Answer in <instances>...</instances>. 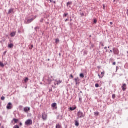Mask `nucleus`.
Here are the masks:
<instances>
[{
	"instance_id": "nucleus-1",
	"label": "nucleus",
	"mask_w": 128,
	"mask_h": 128,
	"mask_svg": "<svg viewBox=\"0 0 128 128\" xmlns=\"http://www.w3.org/2000/svg\"><path fill=\"white\" fill-rule=\"evenodd\" d=\"M113 52L114 54H116V56H118V54H120V50L118 48H113Z\"/></svg>"
},
{
	"instance_id": "nucleus-2",
	"label": "nucleus",
	"mask_w": 128,
	"mask_h": 128,
	"mask_svg": "<svg viewBox=\"0 0 128 128\" xmlns=\"http://www.w3.org/2000/svg\"><path fill=\"white\" fill-rule=\"evenodd\" d=\"M13 108V106L12 103L9 102L7 106H6V109L8 110H11Z\"/></svg>"
},
{
	"instance_id": "nucleus-3",
	"label": "nucleus",
	"mask_w": 128,
	"mask_h": 128,
	"mask_svg": "<svg viewBox=\"0 0 128 128\" xmlns=\"http://www.w3.org/2000/svg\"><path fill=\"white\" fill-rule=\"evenodd\" d=\"M77 116H78V118H84L85 116V115L81 111H79L78 113H77Z\"/></svg>"
},
{
	"instance_id": "nucleus-4",
	"label": "nucleus",
	"mask_w": 128,
	"mask_h": 128,
	"mask_svg": "<svg viewBox=\"0 0 128 128\" xmlns=\"http://www.w3.org/2000/svg\"><path fill=\"white\" fill-rule=\"evenodd\" d=\"M26 125L28 126H31L32 124V120H28L26 121L25 122Z\"/></svg>"
},
{
	"instance_id": "nucleus-5",
	"label": "nucleus",
	"mask_w": 128,
	"mask_h": 128,
	"mask_svg": "<svg viewBox=\"0 0 128 128\" xmlns=\"http://www.w3.org/2000/svg\"><path fill=\"white\" fill-rule=\"evenodd\" d=\"M42 119L44 120H46V119H48V114H46V112H44L42 115Z\"/></svg>"
},
{
	"instance_id": "nucleus-6",
	"label": "nucleus",
	"mask_w": 128,
	"mask_h": 128,
	"mask_svg": "<svg viewBox=\"0 0 128 128\" xmlns=\"http://www.w3.org/2000/svg\"><path fill=\"white\" fill-rule=\"evenodd\" d=\"M62 82V81L59 80L58 81L56 80L54 82V85L56 86L61 84Z\"/></svg>"
},
{
	"instance_id": "nucleus-7",
	"label": "nucleus",
	"mask_w": 128,
	"mask_h": 128,
	"mask_svg": "<svg viewBox=\"0 0 128 128\" xmlns=\"http://www.w3.org/2000/svg\"><path fill=\"white\" fill-rule=\"evenodd\" d=\"M18 121H19L18 120L14 118L13 119V120H12V124H15L18 123Z\"/></svg>"
},
{
	"instance_id": "nucleus-8",
	"label": "nucleus",
	"mask_w": 128,
	"mask_h": 128,
	"mask_svg": "<svg viewBox=\"0 0 128 128\" xmlns=\"http://www.w3.org/2000/svg\"><path fill=\"white\" fill-rule=\"evenodd\" d=\"M122 89L124 91H126L127 89V86L126 84H124L122 86Z\"/></svg>"
},
{
	"instance_id": "nucleus-9",
	"label": "nucleus",
	"mask_w": 128,
	"mask_h": 128,
	"mask_svg": "<svg viewBox=\"0 0 128 128\" xmlns=\"http://www.w3.org/2000/svg\"><path fill=\"white\" fill-rule=\"evenodd\" d=\"M30 108L28 107H26L24 108V112H30Z\"/></svg>"
},
{
	"instance_id": "nucleus-10",
	"label": "nucleus",
	"mask_w": 128,
	"mask_h": 128,
	"mask_svg": "<svg viewBox=\"0 0 128 128\" xmlns=\"http://www.w3.org/2000/svg\"><path fill=\"white\" fill-rule=\"evenodd\" d=\"M75 80V82H76V84L78 85V84H80V80L78 78H75V80Z\"/></svg>"
},
{
	"instance_id": "nucleus-11",
	"label": "nucleus",
	"mask_w": 128,
	"mask_h": 128,
	"mask_svg": "<svg viewBox=\"0 0 128 128\" xmlns=\"http://www.w3.org/2000/svg\"><path fill=\"white\" fill-rule=\"evenodd\" d=\"M104 74H105L104 72H102V76H101L98 74V76H99L100 78H103L104 76Z\"/></svg>"
},
{
	"instance_id": "nucleus-12",
	"label": "nucleus",
	"mask_w": 128,
	"mask_h": 128,
	"mask_svg": "<svg viewBox=\"0 0 128 128\" xmlns=\"http://www.w3.org/2000/svg\"><path fill=\"white\" fill-rule=\"evenodd\" d=\"M14 47V44H8V48H12Z\"/></svg>"
},
{
	"instance_id": "nucleus-13",
	"label": "nucleus",
	"mask_w": 128,
	"mask_h": 128,
	"mask_svg": "<svg viewBox=\"0 0 128 128\" xmlns=\"http://www.w3.org/2000/svg\"><path fill=\"white\" fill-rule=\"evenodd\" d=\"M52 106L53 108H56V109H57V104L56 103H54L52 104Z\"/></svg>"
},
{
	"instance_id": "nucleus-14",
	"label": "nucleus",
	"mask_w": 128,
	"mask_h": 128,
	"mask_svg": "<svg viewBox=\"0 0 128 128\" xmlns=\"http://www.w3.org/2000/svg\"><path fill=\"white\" fill-rule=\"evenodd\" d=\"M12 13L14 14V9H10L8 10V14H10Z\"/></svg>"
},
{
	"instance_id": "nucleus-15",
	"label": "nucleus",
	"mask_w": 128,
	"mask_h": 128,
	"mask_svg": "<svg viewBox=\"0 0 128 128\" xmlns=\"http://www.w3.org/2000/svg\"><path fill=\"white\" fill-rule=\"evenodd\" d=\"M16 34V32H12L10 34V36H11V37L13 38V37L15 36Z\"/></svg>"
},
{
	"instance_id": "nucleus-16",
	"label": "nucleus",
	"mask_w": 128,
	"mask_h": 128,
	"mask_svg": "<svg viewBox=\"0 0 128 128\" xmlns=\"http://www.w3.org/2000/svg\"><path fill=\"white\" fill-rule=\"evenodd\" d=\"M76 110V106H75V107H74V108H70V111H74V110Z\"/></svg>"
},
{
	"instance_id": "nucleus-17",
	"label": "nucleus",
	"mask_w": 128,
	"mask_h": 128,
	"mask_svg": "<svg viewBox=\"0 0 128 128\" xmlns=\"http://www.w3.org/2000/svg\"><path fill=\"white\" fill-rule=\"evenodd\" d=\"M34 20V18H32V19H31V20H28V24H30V23H31Z\"/></svg>"
},
{
	"instance_id": "nucleus-18",
	"label": "nucleus",
	"mask_w": 128,
	"mask_h": 128,
	"mask_svg": "<svg viewBox=\"0 0 128 128\" xmlns=\"http://www.w3.org/2000/svg\"><path fill=\"white\" fill-rule=\"evenodd\" d=\"M56 128H62V126L60 124H57L56 126Z\"/></svg>"
},
{
	"instance_id": "nucleus-19",
	"label": "nucleus",
	"mask_w": 128,
	"mask_h": 128,
	"mask_svg": "<svg viewBox=\"0 0 128 128\" xmlns=\"http://www.w3.org/2000/svg\"><path fill=\"white\" fill-rule=\"evenodd\" d=\"M60 42V39L56 38V44H58Z\"/></svg>"
},
{
	"instance_id": "nucleus-20",
	"label": "nucleus",
	"mask_w": 128,
	"mask_h": 128,
	"mask_svg": "<svg viewBox=\"0 0 128 128\" xmlns=\"http://www.w3.org/2000/svg\"><path fill=\"white\" fill-rule=\"evenodd\" d=\"M0 66L2 68H4V64L2 62H0Z\"/></svg>"
},
{
	"instance_id": "nucleus-21",
	"label": "nucleus",
	"mask_w": 128,
	"mask_h": 128,
	"mask_svg": "<svg viewBox=\"0 0 128 128\" xmlns=\"http://www.w3.org/2000/svg\"><path fill=\"white\" fill-rule=\"evenodd\" d=\"M75 125H76V126H78L80 125L79 122L77 121L75 122Z\"/></svg>"
},
{
	"instance_id": "nucleus-22",
	"label": "nucleus",
	"mask_w": 128,
	"mask_h": 128,
	"mask_svg": "<svg viewBox=\"0 0 128 128\" xmlns=\"http://www.w3.org/2000/svg\"><path fill=\"white\" fill-rule=\"evenodd\" d=\"M80 78H84V74H80Z\"/></svg>"
},
{
	"instance_id": "nucleus-23",
	"label": "nucleus",
	"mask_w": 128,
	"mask_h": 128,
	"mask_svg": "<svg viewBox=\"0 0 128 128\" xmlns=\"http://www.w3.org/2000/svg\"><path fill=\"white\" fill-rule=\"evenodd\" d=\"M112 98L113 99H115L116 98V94H113Z\"/></svg>"
},
{
	"instance_id": "nucleus-24",
	"label": "nucleus",
	"mask_w": 128,
	"mask_h": 128,
	"mask_svg": "<svg viewBox=\"0 0 128 128\" xmlns=\"http://www.w3.org/2000/svg\"><path fill=\"white\" fill-rule=\"evenodd\" d=\"M99 112H94V115L96 116H98L99 115Z\"/></svg>"
},
{
	"instance_id": "nucleus-25",
	"label": "nucleus",
	"mask_w": 128,
	"mask_h": 128,
	"mask_svg": "<svg viewBox=\"0 0 128 128\" xmlns=\"http://www.w3.org/2000/svg\"><path fill=\"white\" fill-rule=\"evenodd\" d=\"M29 80V79L27 78H26V80H24V82L26 83H27V82Z\"/></svg>"
},
{
	"instance_id": "nucleus-26",
	"label": "nucleus",
	"mask_w": 128,
	"mask_h": 128,
	"mask_svg": "<svg viewBox=\"0 0 128 128\" xmlns=\"http://www.w3.org/2000/svg\"><path fill=\"white\" fill-rule=\"evenodd\" d=\"M67 6H68L69 5H71L72 4V2H68L66 4Z\"/></svg>"
},
{
	"instance_id": "nucleus-27",
	"label": "nucleus",
	"mask_w": 128,
	"mask_h": 128,
	"mask_svg": "<svg viewBox=\"0 0 128 128\" xmlns=\"http://www.w3.org/2000/svg\"><path fill=\"white\" fill-rule=\"evenodd\" d=\"M68 15V14H64V18H66Z\"/></svg>"
},
{
	"instance_id": "nucleus-28",
	"label": "nucleus",
	"mask_w": 128,
	"mask_h": 128,
	"mask_svg": "<svg viewBox=\"0 0 128 128\" xmlns=\"http://www.w3.org/2000/svg\"><path fill=\"white\" fill-rule=\"evenodd\" d=\"M1 100H2V101L4 100H5V97L4 96H2L1 98Z\"/></svg>"
},
{
	"instance_id": "nucleus-29",
	"label": "nucleus",
	"mask_w": 128,
	"mask_h": 128,
	"mask_svg": "<svg viewBox=\"0 0 128 128\" xmlns=\"http://www.w3.org/2000/svg\"><path fill=\"white\" fill-rule=\"evenodd\" d=\"M70 78H71V79H73L74 78V76L72 74H71L70 76Z\"/></svg>"
},
{
	"instance_id": "nucleus-30",
	"label": "nucleus",
	"mask_w": 128,
	"mask_h": 128,
	"mask_svg": "<svg viewBox=\"0 0 128 128\" xmlns=\"http://www.w3.org/2000/svg\"><path fill=\"white\" fill-rule=\"evenodd\" d=\"M20 128V127L18 126H14V128Z\"/></svg>"
},
{
	"instance_id": "nucleus-31",
	"label": "nucleus",
	"mask_w": 128,
	"mask_h": 128,
	"mask_svg": "<svg viewBox=\"0 0 128 128\" xmlns=\"http://www.w3.org/2000/svg\"><path fill=\"white\" fill-rule=\"evenodd\" d=\"M96 88H98L99 87V84H96Z\"/></svg>"
},
{
	"instance_id": "nucleus-32",
	"label": "nucleus",
	"mask_w": 128,
	"mask_h": 128,
	"mask_svg": "<svg viewBox=\"0 0 128 128\" xmlns=\"http://www.w3.org/2000/svg\"><path fill=\"white\" fill-rule=\"evenodd\" d=\"M112 65L113 66L116 65V62H113Z\"/></svg>"
},
{
	"instance_id": "nucleus-33",
	"label": "nucleus",
	"mask_w": 128,
	"mask_h": 128,
	"mask_svg": "<svg viewBox=\"0 0 128 128\" xmlns=\"http://www.w3.org/2000/svg\"><path fill=\"white\" fill-rule=\"evenodd\" d=\"M52 79L50 80L51 81L53 80H54L53 76H51Z\"/></svg>"
},
{
	"instance_id": "nucleus-34",
	"label": "nucleus",
	"mask_w": 128,
	"mask_h": 128,
	"mask_svg": "<svg viewBox=\"0 0 128 128\" xmlns=\"http://www.w3.org/2000/svg\"><path fill=\"white\" fill-rule=\"evenodd\" d=\"M97 22V20H94V24H96Z\"/></svg>"
},
{
	"instance_id": "nucleus-35",
	"label": "nucleus",
	"mask_w": 128,
	"mask_h": 128,
	"mask_svg": "<svg viewBox=\"0 0 128 128\" xmlns=\"http://www.w3.org/2000/svg\"><path fill=\"white\" fill-rule=\"evenodd\" d=\"M103 8L104 10L106 8V6L105 5H104L103 6Z\"/></svg>"
},
{
	"instance_id": "nucleus-36",
	"label": "nucleus",
	"mask_w": 128,
	"mask_h": 128,
	"mask_svg": "<svg viewBox=\"0 0 128 128\" xmlns=\"http://www.w3.org/2000/svg\"><path fill=\"white\" fill-rule=\"evenodd\" d=\"M116 68V72H118V70L119 69V68H118V66H117V67Z\"/></svg>"
},
{
	"instance_id": "nucleus-37",
	"label": "nucleus",
	"mask_w": 128,
	"mask_h": 128,
	"mask_svg": "<svg viewBox=\"0 0 128 128\" xmlns=\"http://www.w3.org/2000/svg\"><path fill=\"white\" fill-rule=\"evenodd\" d=\"M2 102H0V108L2 106Z\"/></svg>"
},
{
	"instance_id": "nucleus-38",
	"label": "nucleus",
	"mask_w": 128,
	"mask_h": 128,
	"mask_svg": "<svg viewBox=\"0 0 128 128\" xmlns=\"http://www.w3.org/2000/svg\"><path fill=\"white\" fill-rule=\"evenodd\" d=\"M68 19L65 20V22H68Z\"/></svg>"
},
{
	"instance_id": "nucleus-39",
	"label": "nucleus",
	"mask_w": 128,
	"mask_h": 128,
	"mask_svg": "<svg viewBox=\"0 0 128 128\" xmlns=\"http://www.w3.org/2000/svg\"><path fill=\"white\" fill-rule=\"evenodd\" d=\"M110 24H111V25H113V23H112V22H110Z\"/></svg>"
},
{
	"instance_id": "nucleus-40",
	"label": "nucleus",
	"mask_w": 128,
	"mask_h": 128,
	"mask_svg": "<svg viewBox=\"0 0 128 128\" xmlns=\"http://www.w3.org/2000/svg\"><path fill=\"white\" fill-rule=\"evenodd\" d=\"M20 125L21 126H22V122H20Z\"/></svg>"
},
{
	"instance_id": "nucleus-41",
	"label": "nucleus",
	"mask_w": 128,
	"mask_h": 128,
	"mask_svg": "<svg viewBox=\"0 0 128 128\" xmlns=\"http://www.w3.org/2000/svg\"><path fill=\"white\" fill-rule=\"evenodd\" d=\"M110 52H112V50H110Z\"/></svg>"
},
{
	"instance_id": "nucleus-42",
	"label": "nucleus",
	"mask_w": 128,
	"mask_h": 128,
	"mask_svg": "<svg viewBox=\"0 0 128 128\" xmlns=\"http://www.w3.org/2000/svg\"><path fill=\"white\" fill-rule=\"evenodd\" d=\"M6 54V52H4V54Z\"/></svg>"
},
{
	"instance_id": "nucleus-43",
	"label": "nucleus",
	"mask_w": 128,
	"mask_h": 128,
	"mask_svg": "<svg viewBox=\"0 0 128 128\" xmlns=\"http://www.w3.org/2000/svg\"><path fill=\"white\" fill-rule=\"evenodd\" d=\"M127 15H128V10H127Z\"/></svg>"
},
{
	"instance_id": "nucleus-44",
	"label": "nucleus",
	"mask_w": 128,
	"mask_h": 128,
	"mask_svg": "<svg viewBox=\"0 0 128 128\" xmlns=\"http://www.w3.org/2000/svg\"><path fill=\"white\" fill-rule=\"evenodd\" d=\"M34 47V46L33 45H32V48Z\"/></svg>"
},
{
	"instance_id": "nucleus-45",
	"label": "nucleus",
	"mask_w": 128,
	"mask_h": 128,
	"mask_svg": "<svg viewBox=\"0 0 128 128\" xmlns=\"http://www.w3.org/2000/svg\"><path fill=\"white\" fill-rule=\"evenodd\" d=\"M50 2H52V0H50Z\"/></svg>"
},
{
	"instance_id": "nucleus-46",
	"label": "nucleus",
	"mask_w": 128,
	"mask_h": 128,
	"mask_svg": "<svg viewBox=\"0 0 128 128\" xmlns=\"http://www.w3.org/2000/svg\"><path fill=\"white\" fill-rule=\"evenodd\" d=\"M108 48H106V47L105 48H104V49L105 50H106Z\"/></svg>"
},
{
	"instance_id": "nucleus-47",
	"label": "nucleus",
	"mask_w": 128,
	"mask_h": 128,
	"mask_svg": "<svg viewBox=\"0 0 128 128\" xmlns=\"http://www.w3.org/2000/svg\"><path fill=\"white\" fill-rule=\"evenodd\" d=\"M108 48H110V46H108Z\"/></svg>"
},
{
	"instance_id": "nucleus-48",
	"label": "nucleus",
	"mask_w": 128,
	"mask_h": 128,
	"mask_svg": "<svg viewBox=\"0 0 128 128\" xmlns=\"http://www.w3.org/2000/svg\"><path fill=\"white\" fill-rule=\"evenodd\" d=\"M45 0L48 1L49 0Z\"/></svg>"
},
{
	"instance_id": "nucleus-49",
	"label": "nucleus",
	"mask_w": 128,
	"mask_h": 128,
	"mask_svg": "<svg viewBox=\"0 0 128 128\" xmlns=\"http://www.w3.org/2000/svg\"><path fill=\"white\" fill-rule=\"evenodd\" d=\"M98 68H100V67H98Z\"/></svg>"
},
{
	"instance_id": "nucleus-50",
	"label": "nucleus",
	"mask_w": 128,
	"mask_h": 128,
	"mask_svg": "<svg viewBox=\"0 0 128 128\" xmlns=\"http://www.w3.org/2000/svg\"><path fill=\"white\" fill-rule=\"evenodd\" d=\"M98 68H100V67H98Z\"/></svg>"
},
{
	"instance_id": "nucleus-51",
	"label": "nucleus",
	"mask_w": 128,
	"mask_h": 128,
	"mask_svg": "<svg viewBox=\"0 0 128 128\" xmlns=\"http://www.w3.org/2000/svg\"><path fill=\"white\" fill-rule=\"evenodd\" d=\"M98 68H100V67H98Z\"/></svg>"
}]
</instances>
